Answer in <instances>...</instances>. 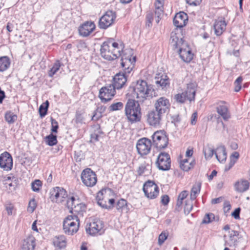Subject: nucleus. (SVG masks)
<instances>
[{
    "mask_svg": "<svg viewBox=\"0 0 250 250\" xmlns=\"http://www.w3.org/2000/svg\"><path fill=\"white\" fill-rule=\"evenodd\" d=\"M216 111L218 114L225 121L230 117L228 107L224 101H220L217 104Z\"/></svg>",
    "mask_w": 250,
    "mask_h": 250,
    "instance_id": "4be33fe9",
    "label": "nucleus"
},
{
    "mask_svg": "<svg viewBox=\"0 0 250 250\" xmlns=\"http://www.w3.org/2000/svg\"><path fill=\"white\" fill-rule=\"evenodd\" d=\"M153 13L151 11H148L147 12L146 15V25L148 26H150L151 25L152 21H153Z\"/></svg>",
    "mask_w": 250,
    "mask_h": 250,
    "instance_id": "864d4df0",
    "label": "nucleus"
},
{
    "mask_svg": "<svg viewBox=\"0 0 250 250\" xmlns=\"http://www.w3.org/2000/svg\"><path fill=\"white\" fill-rule=\"evenodd\" d=\"M77 205L73 208L72 212L79 213L85 209V205L83 203H80L79 201H77Z\"/></svg>",
    "mask_w": 250,
    "mask_h": 250,
    "instance_id": "79ce46f5",
    "label": "nucleus"
},
{
    "mask_svg": "<svg viewBox=\"0 0 250 250\" xmlns=\"http://www.w3.org/2000/svg\"><path fill=\"white\" fill-rule=\"evenodd\" d=\"M83 117L81 114L77 113L76 115V122L77 123H82L83 121Z\"/></svg>",
    "mask_w": 250,
    "mask_h": 250,
    "instance_id": "e2e57ef3",
    "label": "nucleus"
},
{
    "mask_svg": "<svg viewBox=\"0 0 250 250\" xmlns=\"http://www.w3.org/2000/svg\"><path fill=\"white\" fill-rule=\"evenodd\" d=\"M97 129H98L97 132H94L91 135V139L94 140L95 141H98L99 140V137L101 136V135L103 133L102 132L100 129V126L98 125L97 126Z\"/></svg>",
    "mask_w": 250,
    "mask_h": 250,
    "instance_id": "8fccbe9b",
    "label": "nucleus"
},
{
    "mask_svg": "<svg viewBox=\"0 0 250 250\" xmlns=\"http://www.w3.org/2000/svg\"><path fill=\"white\" fill-rule=\"evenodd\" d=\"M183 35L180 29H175L171 33L170 43L177 52L181 59L185 62H190L193 58L192 53L188 43L183 40Z\"/></svg>",
    "mask_w": 250,
    "mask_h": 250,
    "instance_id": "f03ea898",
    "label": "nucleus"
},
{
    "mask_svg": "<svg viewBox=\"0 0 250 250\" xmlns=\"http://www.w3.org/2000/svg\"><path fill=\"white\" fill-rule=\"evenodd\" d=\"M202 0H186L187 3L190 5L197 6L200 4Z\"/></svg>",
    "mask_w": 250,
    "mask_h": 250,
    "instance_id": "6e6d98bb",
    "label": "nucleus"
},
{
    "mask_svg": "<svg viewBox=\"0 0 250 250\" xmlns=\"http://www.w3.org/2000/svg\"><path fill=\"white\" fill-rule=\"evenodd\" d=\"M193 208L192 204L190 201H186L184 206V212L185 214H188L192 210Z\"/></svg>",
    "mask_w": 250,
    "mask_h": 250,
    "instance_id": "3c124183",
    "label": "nucleus"
},
{
    "mask_svg": "<svg viewBox=\"0 0 250 250\" xmlns=\"http://www.w3.org/2000/svg\"><path fill=\"white\" fill-rule=\"evenodd\" d=\"M115 207L117 210L120 212L127 213L130 209L127 202L124 199L119 200L116 203Z\"/></svg>",
    "mask_w": 250,
    "mask_h": 250,
    "instance_id": "c756f323",
    "label": "nucleus"
},
{
    "mask_svg": "<svg viewBox=\"0 0 250 250\" xmlns=\"http://www.w3.org/2000/svg\"><path fill=\"white\" fill-rule=\"evenodd\" d=\"M229 239L228 241V245L229 246H235L237 242L236 237L238 235V232L236 230H231L229 232Z\"/></svg>",
    "mask_w": 250,
    "mask_h": 250,
    "instance_id": "473e14b6",
    "label": "nucleus"
},
{
    "mask_svg": "<svg viewBox=\"0 0 250 250\" xmlns=\"http://www.w3.org/2000/svg\"><path fill=\"white\" fill-rule=\"evenodd\" d=\"M143 191L146 196L150 199L155 198L158 195L159 188L153 182L148 181L143 186Z\"/></svg>",
    "mask_w": 250,
    "mask_h": 250,
    "instance_id": "ddd939ff",
    "label": "nucleus"
},
{
    "mask_svg": "<svg viewBox=\"0 0 250 250\" xmlns=\"http://www.w3.org/2000/svg\"><path fill=\"white\" fill-rule=\"evenodd\" d=\"M152 145L157 149H161L166 147L168 139L164 131H157L152 136Z\"/></svg>",
    "mask_w": 250,
    "mask_h": 250,
    "instance_id": "6e6552de",
    "label": "nucleus"
},
{
    "mask_svg": "<svg viewBox=\"0 0 250 250\" xmlns=\"http://www.w3.org/2000/svg\"><path fill=\"white\" fill-rule=\"evenodd\" d=\"M158 168L162 170H167L170 168L171 160L169 155L166 152L161 153L156 162Z\"/></svg>",
    "mask_w": 250,
    "mask_h": 250,
    "instance_id": "2eb2a0df",
    "label": "nucleus"
},
{
    "mask_svg": "<svg viewBox=\"0 0 250 250\" xmlns=\"http://www.w3.org/2000/svg\"><path fill=\"white\" fill-rule=\"evenodd\" d=\"M102 115L100 113L97 112V110H96L94 112V114L92 117V120L93 121H97L98 119H99L101 117H102Z\"/></svg>",
    "mask_w": 250,
    "mask_h": 250,
    "instance_id": "680f3d73",
    "label": "nucleus"
},
{
    "mask_svg": "<svg viewBox=\"0 0 250 250\" xmlns=\"http://www.w3.org/2000/svg\"><path fill=\"white\" fill-rule=\"evenodd\" d=\"M62 64L60 61L57 60L54 63L52 67L50 69L48 72V75L52 77L60 69Z\"/></svg>",
    "mask_w": 250,
    "mask_h": 250,
    "instance_id": "f704fd0d",
    "label": "nucleus"
},
{
    "mask_svg": "<svg viewBox=\"0 0 250 250\" xmlns=\"http://www.w3.org/2000/svg\"><path fill=\"white\" fill-rule=\"evenodd\" d=\"M197 85L196 83H191L187 84V88L181 93H178L174 96V100L178 104H184L187 101L190 102L194 101Z\"/></svg>",
    "mask_w": 250,
    "mask_h": 250,
    "instance_id": "39448f33",
    "label": "nucleus"
},
{
    "mask_svg": "<svg viewBox=\"0 0 250 250\" xmlns=\"http://www.w3.org/2000/svg\"><path fill=\"white\" fill-rule=\"evenodd\" d=\"M49 106V102L46 101L44 104H41L39 107L40 115L41 117H44L47 114Z\"/></svg>",
    "mask_w": 250,
    "mask_h": 250,
    "instance_id": "4c0bfd02",
    "label": "nucleus"
},
{
    "mask_svg": "<svg viewBox=\"0 0 250 250\" xmlns=\"http://www.w3.org/2000/svg\"><path fill=\"white\" fill-rule=\"evenodd\" d=\"M197 118V113L194 112L192 114L191 119V124L192 125H194L196 124V119Z\"/></svg>",
    "mask_w": 250,
    "mask_h": 250,
    "instance_id": "69168bd1",
    "label": "nucleus"
},
{
    "mask_svg": "<svg viewBox=\"0 0 250 250\" xmlns=\"http://www.w3.org/2000/svg\"><path fill=\"white\" fill-rule=\"evenodd\" d=\"M13 209V207L11 205H9L6 207V210L9 215H11L12 214V211Z\"/></svg>",
    "mask_w": 250,
    "mask_h": 250,
    "instance_id": "338daca9",
    "label": "nucleus"
},
{
    "mask_svg": "<svg viewBox=\"0 0 250 250\" xmlns=\"http://www.w3.org/2000/svg\"><path fill=\"white\" fill-rule=\"evenodd\" d=\"M79 201L78 200H76L75 197H71L69 199H68L67 201V206L68 208H71L72 210H73V208L75 207V205H77V201Z\"/></svg>",
    "mask_w": 250,
    "mask_h": 250,
    "instance_id": "49530a36",
    "label": "nucleus"
},
{
    "mask_svg": "<svg viewBox=\"0 0 250 250\" xmlns=\"http://www.w3.org/2000/svg\"><path fill=\"white\" fill-rule=\"evenodd\" d=\"M128 91V94L140 102L149 100L155 95L153 86L143 80H139L133 83L129 87Z\"/></svg>",
    "mask_w": 250,
    "mask_h": 250,
    "instance_id": "7ed1b4c3",
    "label": "nucleus"
},
{
    "mask_svg": "<svg viewBox=\"0 0 250 250\" xmlns=\"http://www.w3.org/2000/svg\"><path fill=\"white\" fill-rule=\"evenodd\" d=\"M95 29V25L92 21H85L79 28V32L81 36L87 37Z\"/></svg>",
    "mask_w": 250,
    "mask_h": 250,
    "instance_id": "aec40b11",
    "label": "nucleus"
},
{
    "mask_svg": "<svg viewBox=\"0 0 250 250\" xmlns=\"http://www.w3.org/2000/svg\"><path fill=\"white\" fill-rule=\"evenodd\" d=\"M191 164L189 163L187 159L181 161L180 164L181 168L185 171H188L190 168Z\"/></svg>",
    "mask_w": 250,
    "mask_h": 250,
    "instance_id": "a19ab883",
    "label": "nucleus"
},
{
    "mask_svg": "<svg viewBox=\"0 0 250 250\" xmlns=\"http://www.w3.org/2000/svg\"><path fill=\"white\" fill-rule=\"evenodd\" d=\"M164 0H156L155 3V21L157 23H159L164 15L163 6Z\"/></svg>",
    "mask_w": 250,
    "mask_h": 250,
    "instance_id": "393cba45",
    "label": "nucleus"
},
{
    "mask_svg": "<svg viewBox=\"0 0 250 250\" xmlns=\"http://www.w3.org/2000/svg\"><path fill=\"white\" fill-rule=\"evenodd\" d=\"M125 114L129 122L135 123L140 121L141 112L139 102L135 100H129L125 106Z\"/></svg>",
    "mask_w": 250,
    "mask_h": 250,
    "instance_id": "20e7f679",
    "label": "nucleus"
},
{
    "mask_svg": "<svg viewBox=\"0 0 250 250\" xmlns=\"http://www.w3.org/2000/svg\"><path fill=\"white\" fill-rule=\"evenodd\" d=\"M155 83L158 87H160L162 89L167 88L169 85V80L167 76H164V78H157Z\"/></svg>",
    "mask_w": 250,
    "mask_h": 250,
    "instance_id": "2f4dec72",
    "label": "nucleus"
},
{
    "mask_svg": "<svg viewBox=\"0 0 250 250\" xmlns=\"http://www.w3.org/2000/svg\"><path fill=\"white\" fill-rule=\"evenodd\" d=\"M0 167L5 171H9L13 167V159L9 153L4 152L0 155Z\"/></svg>",
    "mask_w": 250,
    "mask_h": 250,
    "instance_id": "dca6fc26",
    "label": "nucleus"
},
{
    "mask_svg": "<svg viewBox=\"0 0 250 250\" xmlns=\"http://www.w3.org/2000/svg\"><path fill=\"white\" fill-rule=\"evenodd\" d=\"M31 186L34 191L38 192L42 187V182L39 180H36L32 183Z\"/></svg>",
    "mask_w": 250,
    "mask_h": 250,
    "instance_id": "a18cd8bd",
    "label": "nucleus"
},
{
    "mask_svg": "<svg viewBox=\"0 0 250 250\" xmlns=\"http://www.w3.org/2000/svg\"><path fill=\"white\" fill-rule=\"evenodd\" d=\"M36 208V203L35 200L34 199H32L31 201H30L29 204H28V207L27 208L28 211L32 213L34 211Z\"/></svg>",
    "mask_w": 250,
    "mask_h": 250,
    "instance_id": "603ef678",
    "label": "nucleus"
},
{
    "mask_svg": "<svg viewBox=\"0 0 250 250\" xmlns=\"http://www.w3.org/2000/svg\"><path fill=\"white\" fill-rule=\"evenodd\" d=\"M168 236V232L167 231H163L159 235L158 239V244L159 246L162 245L165 240L167 238Z\"/></svg>",
    "mask_w": 250,
    "mask_h": 250,
    "instance_id": "ea45409f",
    "label": "nucleus"
},
{
    "mask_svg": "<svg viewBox=\"0 0 250 250\" xmlns=\"http://www.w3.org/2000/svg\"><path fill=\"white\" fill-rule=\"evenodd\" d=\"M35 246V237L32 235H29L23 240L21 248L22 250H34Z\"/></svg>",
    "mask_w": 250,
    "mask_h": 250,
    "instance_id": "a878e982",
    "label": "nucleus"
},
{
    "mask_svg": "<svg viewBox=\"0 0 250 250\" xmlns=\"http://www.w3.org/2000/svg\"><path fill=\"white\" fill-rule=\"evenodd\" d=\"M226 25L225 21H216L213 26L215 34L216 36H220L225 30Z\"/></svg>",
    "mask_w": 250,
    "mask_h": 250,
    "instance_id": "c85d7f7f",
    "label": "nucleus"
},
{
    "mask_svg": "<svg viewBox=\"0 0 250 250\" xmlns=\"http://www.w3.org/2000/svg\"><path fill=\"white\" fill-rule=\"evenodd\" d=\"M87 233L90 235L101 234L104 232V224L100 220H97L89 224V227L86 228Z\"/></svg>",
    "mask_w": 250,
    "mask_h": 250,
    "instance_id": "f3484780",
    "label": "nucleus"
},
{
    "mask_svg": "<svg viewBox=\"0 0 250 250\" xmlns=\"http://www.w3.org/2000/svg\"><path fill=\"white\" fill-rule=\"evenodd\" d=\"M53 244L56 248L59 249L65 248L67 244L65 236L63 235L55 236L53 238Z\"/></svg>",
    "mask_w": 250,
    "mask_h": 250,
    "instance_id": "cd10ccee",
    "label": "nucleus"
},
{
    "mask_svg": "<svg viewBox=\"0 0 250 250\" xmlns=\"http://www.w3.org/2000/svg\"><path fill=\"white\" fill-rule=\"evenodd\" d=\"M188 195V192L187 191H183L179 194L178 199L183 202V200L187 197Z\"/></svg>",
    "mask_w": 250,
    "mask_h": 250,
    "instance_id": "4d7b16f0",
    "label": "nucleus"
},
{
    "mask_svg": "<svg viewBox=\"0 0 250 250\" xmlns=\"http://www.w3.org/2000/svg\"><path fill=\"white\" fill-rule=\"evenodd\" d=\"M203 152L206 159H210L213 154H215V150L209 146L205 147L203 149Z\"/></svg>",
    "mask_w": 250,
    "mask_h": 250,
    "instance_id": "e433bc0d",
    "label": "nucleus"
},
{
    "mask_svg": "<svg viewBox=\"0 0 250 250\" xmlns=\"http://www.w3.org/2000/svg\"><path fill=\"white\" fill-rule=\"evenodd\" d=\"M67 196L66 191L62 188L59 187H54L52 188L49 192V198L53 202L62 203Z\"/></svg>",
    "mask_w": 250,
    "mask_h": 250,
    "instance_id": "1a4fd4ad",
    "label": "nucleus"
},
{
    "mask_svg": "<svg viewBox=\"0 0 250 250\" xmlns=\"http://www.w3.org/2000/svg\"><path fill=\"white\" fill-rule=\"evenodd\" d=\"M250 185V182L247 180L241 179L235 183L234 189L238 192H244L249 189Z\"/></svg>",
    "mask_w": 250,
    "mask_h": 250,
    "instance_id": "b1692460",
    "label": "nucleus"
},
{
    "mask_svg": "<svg viewBox=\"0 0 250 250\" xmlns=\"http://www.w3.org/2000/svg\"><path fill=\"white\" fill-rule=\"evenodd\" d=\"M124 46L121 44L108 41L104 42L101 46L100 53L101 56L105 60H113L121 57V65L125 68V72L130 73L132 70L136 61V57L130 55L131 50H125L123 52Z\"/></svg>",
    "mask_w": 250,
    "mask_h": 250,
    "instance_id": "f257e3e1",
    "label": "nucleus"
},
{
    "mask_svg": "<svg viewBox=\"0 0 250 250\" xmlns=\"http://www.w3.org/2000/svg\"><path fill=\"white\" fill-rule=\"evenodd\" d=\"M169 100L164 97L159 98L155 103V110L160 113L164 114L170 106Z\"/></svg>",
    "mask_w": 250,
    "mask_h": 250,
    "instance_id": "6ab92c4d",
    "label": "nucleus"
},
{
    "mask_svg": "<svg viewBox=\"0 0 250 250\" xmlns=\"http://www.w3.org/2000/svg\"><path fill=\"white\" fill-rule=\"evenodd\" d=\"M169 201V198L168 195H164L161 197V202L164 205H167Z\"/></svg>",
    "mask_w": 250,
    "mask_h": 250,
    "instance_id": "bf43d9fd",
    "label": "nucleus"
},
{
    "mask_svg": "<svg viewBox=\"0 0 250 250\" xmlns=\"http://www.w3.org/2000/svg\"><path fill=\"white\" fill-rule=\"evenodd\" d=\"M239 157V154L238 152L235 151L233 152L230 156V160H233L236 162L237 160Z\"/></svg>",
    "mask_w": 250,
    "mask_h": 250,
    "instance_id": "13d9d810",
    "label": "nucleus"
},
{
    "mask_svg": "<svg viewBox=\"0 0 250 250\" xmlns=\"http://www.w3.org/2000/svg\"><path fill=\"white\" fill-rule=\"evenodd\" d=\"M17 118V116L10 112H7L5 115V120L9 123H13Z\"/></svg>",
    "mask_w": 250,
    "mask_h": 250,
    "instance_id": "37998d69",
    "label": "nucleus"
},
{
    "mask_svg": "<svg viewBox=\"0 0 250 250\" xmlns=\"http://www.w3.org/2000/svg\"><path fill=\"white\" fill-rule=\"evenodd\" d=\"M79 219L77 215H68L63 221V229L68 235H73L78 230Z\"/></svg>",
    "mask_w": 250,
    "mask_h": 250,
    "instance_id": "423d86ee",
    "label": "nucleus"
},
{
    "mask_svg": "<svg viewBox=\"0 0 250 250\" xmlns=\"http://www.w3.org/2000/svg\"><path fill=\"white\" fill-rule=\"evenodd\" d=\"M240 208H237L234 210V211L231 213V215L235 219H239L240 218Z\"/></svg>",
    "mask_w": 250,
    "mask_h": 250,
    "instance_id": "052dcab7",
    "label": "nucleus"
},
{
    "mask_svg": "<svg viewBox=\"0 0 250 250\" xmlns=\"http://www.w3.org/2000/svg\"><path fill=\"white\" fill-rule=\"evenodd\" d=\"M116 15L112 11H107L99 20V27L101 29H106L114 22Z\"/></svg>",
    "mask_w": 250,
    "mask_h": 250,
    "instance_id": "9b49d317",
    "label": "nucleus"
},
{
    "mask_svg": "<svg viewBox=\"0 0 250 250\" xmlns=\"http://www.w3.org/2000/svg\"><path fill=\"white\" fill-rule=\"evenodd\" d=\"M10 61L7 56L0 57V72L6 70L10 66Z\"/></svg>",
    "mask_w": 250,
    "mask_h": 250,
    "instance_id": "7c9ffc66",
    "label": "nucleus"
},
{
    "mask_svg": "<svg viewBox=\"0 0 250 250\" xmlns=\"http://www.w3.org/2000/svg\"><path fill=\"white\" fill-rule=\"evenodd\" d=\"M215 155L216 158L220 163H225L227 157L225 146H221L217 147L215 150Z\"/></svg>",
    "mask_w": 250,
    "mask_h": 250,
    "instance_id": "bb28decb",
    "label": "nucleus"
},
{
    "mask_svg": "<svg viewBox=\"0 0 250 250\" xmlns=\"http://www.w3.org/2000/svg\"><path fill=\"white\" fill-rule=\"evenodd\" d=\"M235 162L233 160H230L228 165H226L225 167V171H228L235 164Z\"/></svg>",
    "mask_w": 250,
    "mask_h": 250,
    "instance_id": "0e129e2a",
    "label": "nucleus"
},
{
    "mask_svg": "<svg viewBox=\"0 0 250 250\" xmlns=\"http://www.w3.org/2000/svg\"><path fill=\"white\" fill-rule=\"evenodd\" d=\"M81 179L84 185L90 187L94 186L97 181L96 174L90 168H86L83 171Z\"/></svg>",
    "mask_w": 250,
    "mask_h": 250,
    "instance_id": "f8f14e48",
    "label": "nucleus"
},
{
    "mask_svg": "<svg viewBox=\"0 0 250 250\" xmlns=\"http://www.w3.org/2000/svg\"><path fill=\"white\" fill-rule=\"evenodd\" d=\"M125 69V68H123ZM125 73H118L116 74L113 78L112 83L111 84L116 89H120L122 88L126 83L127 78L125 74V69H124Z\"/></svg>",
    "mask_w": 250,
    "mask_h": 250,
    "instance_id": "a211bd4d",
    "label": "nucleus"
},
{
    "mask_svg": "<svg viewBox=\"0 0 250 250\" xmlns=\"http://www.w3.org/2000/svg\"><path fill=\"white\" fill-rule=\"evenodd\" d=\"M163 114L158 111L152 110L149 112L147 115V121L148 123L153 126H157L160 123Z\"/></svg>",
    "mask_w": 250,
    "mask_h": 250,
    "instance_id": "412c9836",
    "label": "nucleus"
},
{
    "mask_svg": "<svg viewBox=\"0 0 250 250\" xmlns=\"http://www.w3.org/2000/svg\"><path fill=\"white\" fill-rule=\"evenodd\" d=\"M183 202L180 200L177 199V201L176 205V209L179 211L181 209V207Z\"/></svg>",
    "mask_w": 250,
    "mask_h": 250,
    "instance_id": "774afa93",
    "label": "nucleus"
},
{
    "mask_svg": "<svg viewBox=\"0 0 250 250\" xmlns=\"http://www.w3.org/2000/svg\"><path fill=\"white\" fill-rule=\"evenodd\" d=\"M123 107V104L121 102H117L112 104L109 106V110L110 111H115L121 109Z\"/></svg>",
    "mask_w": 250,
    "mask_h": 250,
    "instance_id": "de8ad7c7",
    "label": "nucleus"
},
{
    "mask_svg": "<svg viewBox=\"0 0 250 250\" xmlns=\"http://www.w3.org/2000/svg\"><path fill=\"white\" fill-rule=\"evenodd\" d=\"M51 131L52 132L57 133V129L58 128V122L54 119L51 118Z\"/></svg>",
    "mask_w": 250,
    "mask_h": 250,
    "instance_id": "5fc2aeb1",
    "label": "nucleus"
},
{
    "mask_svg": "<svg viewBox=\"0 0 250 250\" xmlns=\"http://www.w3.org/2000/svg\"><path fill=\"white\" fill-rule=\"evenodd\" d=\"M188 20V15L184 12L177 13L173 19L174 25L178 28L185 26Z\"/></svg>",
    "mask_w": 250,
    "mask_h": 250,
    "instance_id": "5701e85b",
    "label": "nucleus"
},
{
    "mask_svg": "<svg viewBox=\"0 0 250 250\" xmlns=\"http://www.w3.org/2000/svg\"><path fill=\"white\" fill-rule=\"evenodd\" d=\"M152 145L150 140L146 138L139 139L136 144L138 153L142 157L147 155L150 151Z\"/></svg>",
    "mask_w": 250,
    "mask_h": 250,
    "instance_id": "9d476101",
    "label": "nucleus"
},
{
    "mask_svg": "<svg viewBox=\"0 0 250 250\" xmlns=\"http://www.w3.org/2000/svg\"><path fill=\"white\" fill-rule=\"evenodd\" d=\"M201 189V184L198 183L194 185L191 190L190 193V199L191 200H194L200 191Z\"/></svg>",
    "mask_w": 250,
    "mask_h": 250,
    "instance_id": "72a5a7b5",
    "label": "nucleus"
},
{
    "mask_svg": "<svg viewBox=\"0 0 250 250\" xmlns=\"http://www.w3.org/2000/svg\"><path fill=\"white\" fill-rule=\"evenodd\" d=\"M116 93L115 89L111 84L101 88L99 92V98L103 103H105L110 101Z\"/></svg>",
    "mask_w": 250,
    "mask_h": 250,
    "instance_id": "4468645a",
    "label": "nucleus"
},
{
    "mask_svg": "<svg viewBox=\"0 0 250 250\" xmlns=\"http://www.w3.org/2000/svg\"><path fill=\"white\" fill-rule=\"evenodd\" d=\"M215 219V216L213 213L206 214L203 221V224H208Z\"/></svg>",
    "mask_w": 250,
    "mask_h": 250,
    "instance_id": "c03bdc74",
    "label": "nucleus"
},
{
    "mask_svg": "<svg viewBox=\"0 0 250 250\" xmlns=\"http://www.w3.org/2000/svg\"><path fill=\"white\" fill-rule=\"evenodd\" d=\"M149 167V165L146 164V163H143L138 167L137 172L139 175H141L145 173L146 171L148 170Z\"/></svg>",
    "mask_w": 250,
    "mask_h": 250,
    "instance_id": "58836bf2",
    "label": "nucleus"
},
{
    "mask_svg": "<svg viewBox=\"0 0 250 250\" xmlns=\"http://www.w3.org/2000/svg\"><path fill=\"white\" fill-rule=\"evenodd\" d=\"M243 79L241 77H239L234 82V91L235 92H238L241 88V83Z\"/></svg>",
    "mask_w": 250,
    "mask_h": 250,
    "instance_id": "09e8293b",
    "label": "nucleus"
},
{
    "mask_svg": "<svg viewBox=\"0 0 250 250\" xmlns=\"http://www.w3.org/2000/svg\"><path fill=\"white\" fill-rule=\"evenodd\" d=\"M45 141L48 145L53 146L57 143V136L51 134L45 137Z\"/></svg>",
    "mask_w": 250,
    "mask_h": 250,
    "instance_id": "c9c22d12",
    "label": "nucleus"
},
{
    "mask_svg": "<svg viewBox=\"0 0 250 250\" xmlns=\"http://www.w3.org/2000/svg\"><path fill=\"white\" fill-rule=\"evenodd\" d=\"M111 192V189L99 191L96 196V200L99 206L102 208L110 209L113 207L115 200L108 197V193Z\"/></svg>",
    "mask_w": 250,
    "mask_h": 250,
    "instance_id": "0eeeda50",
    "label": "nucleus"
}]
</instances>
